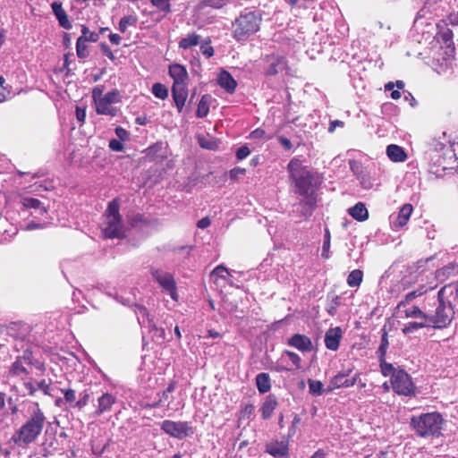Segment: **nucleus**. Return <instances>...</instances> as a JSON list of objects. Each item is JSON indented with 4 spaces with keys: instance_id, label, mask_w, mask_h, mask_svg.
<instances>
[{
    "instance_id": "obj_45",
    "label": "nucleus",
    "mask_w": 458,
    "mask_h": 458,
    "mask_svg": "<svg viewBox=\"0 0 458 458\" xmlns=\"http://www.w3.org/2000/svg\"><path fill=\"white\" fill-rule=\"evenodd\" d=\"M381 372L384 376L387 377L390 376L392 377V375L396 372L398 369H394V366L390 363L382 362L380 364Z\"/></svg>"
},
{
    "instance_id": "obj_9",
    "label": "nucleus",
    "mask_w": 458,
    "mask_h": 458,
    "mask_svg": "<svg viewBox=\"0 0 458 458\" xmlns=\"http://www.w3.org/2000/svg\"><path fill=\"white\" fill-rule=\"evenodd\" d=\"M391 385L394 391L401 395L412 396L416 393L411 377L403 369H398L392 375Z\"/></svg>"
},
{
    "instance_id": "obj_4",
    "label": "nucleus",
    "mask_w": 458,
    "mask_h": 458,
    "mask_svg": "<svg viewBox=\"0 0 458 458\" xmlns=\"http://www.w3.org/2000/svg\"><path fill=\"white\" fill-rule=\"evenodd\" d=\"M92 99L98 114L115 116L119 109L114 104L121 101V95L117 89L104 94V87L98 85L92 89Z\"/></svg>"
},
{
    "instance_id": "obj_52",
    "label": "nucleus",
    "mask_w": 458,
    "mask_h": 458,
    "mask_svg": "<svg viewBox=\"0 0 458 458\" xmlns=\"http://www.w3.org/2000/svg\"><path fill=\"white\" fill-rule=\"evenodd\" d=\"M109 148L113 151H122L123 149V145L122 140L113 139L109 141Z\"/></svg>"
},
{
    "instance_id": "obj_13",
    "label": "nucleus",
    "mask_w": 458,
    "mask_h": 458,
    "mask_svg": "<svg viewBox=\"0 0 458 458\" xmlns=\"http://www.w3.org/2000/svg\"><path fill=\"white\" fill-rule=\"evenodd\" d=\"M426 307L420 308L415 304H403L398 303L396 307L397 316L405 318H426L427 311Z\"/></svg>"
},
{
    "instance_id": "obj_28",
    "label": "nucleus",
    "mask_w": 458,
    "mask_h": 458,
    "mask_svg": "<svg viewBox=\"0 0 458 458\" xmlns=\"http://www.w3.org/2000/svg\"><path fill=\"white\" fill-rule=\"evenodd\" d=\"M21 203L25 208H33L40 216L47 213V208L38 199L25 197L22 199Z\"/></svg>"
},
{
    "instance_id": "obj_2",
    "label": "nucleus",
    "mask_w": 458,
    "mask_h": 458,
    "mask_svg": "<svg viewBox=\"0 0 458 458\" xmlns=\"http://www.w3.org/2000/svg\"><path fill=\"white\" fill-rule=\"evenodd\" d=\"M454 286L445 285L442 287L437 293L438 305L434 313L427 312V321L429 327L435 328L446 327L454 318V311L449 300H446L447 294H452Z\"/></svg>"
},
{
    "instance_id": "obj_22",
    "label": "nucleus",
    "mask_w": 458,
    "mask_h": 458,
    "mask_svg": "<svg viewBox=\"0 0 458 458\" xmlns=\"http://www.w3.org/2000/svg\"><path fill=\"white\" fill-rule=\"evenodd\" d=\"M342 338V329L337 327L329 329L325 335V344L327 348L335 351L339 347V343Z\"/></svg>"
},
{
    "instance_id": "obj_54",
    "label": "nucleus",
    "mask_w": 458,
    "mask_h": 458,
    "mask_svg": "<svg viewBox=\"0 0 458 458\" xmlns=\"http://www.w3.org/2000/svg\"><path fill=\"white\" fill-rule=\"evenodd\" d=\"M394 87H396L398 89H402L404 87V82L403 81H396L395 83L388 82L385 85V90L390 91L394 89Z\"/></svg>"
},
{
    "instance_id": "obj_12",
    "label": "nucleus",
    "mask_w": 458,
    "mask_h": 458,
    "mask_svg": "<svg viewBox=\"0 0 458 458\" xmlns=\"http://www.w3.org/2000/svg\"><path fill=\"white\" fill-rule=\"evenodd\" d=\"M175 389V382L172 381L169 383L168 386L161 393L159 398L157 402L148 404L147 406L150 408H155L161 405L163 403H166V408L169 411H176L183 407V403L182 401L174 402L172 397V393Z\"/></svg>"
},
{
    "instance_id": "obj_61",
    "label": "nucleus",
    "mask_w": 458,
    "mask_h": 458,
    "mask_svg": "<svg viewBox=\"0 0 458 458\" xmlns=\"http://www.w3.org/2000/svg\"><path fill=\"white\" fill-rule=\"evenodd\" d=\"M278 140L279 142L281 143V145L287 150L291 149L292 147H293V144L291 142L290 140H288L287 138L285 137H283V136H280L278 138Z\"/></svg>"
},
{
    "instance_id": "obj_36",
    "label": "nucleus",
    "mask_w": 458,
    "mask_h": 458,
    "mask_svg": "<svg viewBox=\"0 0 458 458\" xmlns=\"http://www.w3.org/2000/svg\"><path fill=\"white\" fill-rule=\"evenodd\" d=\"M357 180L360 182V185L364 189H371L374 185V182L371 176V172L369 169H366Z\"/></svg>"
},
{
    "instance_id": "obj_34",
    "label": "nucleus",
    "mask_w": 458,
    "mask_h": 458,
    "mask_svg": "<svg viewBox=\"0 0 458 458\" xmlns=\"http://www.w3.org/2000/svg\"><path fill=\"white\" fill-rule=\"evenodd\" d=\"M363 279V273L360 269L352 270L347 278V284L351 287H358Z\"/></svg>"
},
{
    "instance_id": "obj_44",
    "label": "nucleus",
    "mask_w": 458,
    "mask_h": 458,
    "mask_svg": "<svg viewBox=\"0 0 458 458\" xmlns=\"http://www.w3.org/2000/svg\"><path fill=\"white\" fill-rule=\"evenodd\" d=\"M344 386V375L338 373L331 381L328 386L330 390H334Z\"/></svg>"
},
{
    "instance_id": "obj_23",
    "label": "nucleus",
    "mask_w": 458,
    "mask_h": 458,
    "mask_svg": "<svg viewBox=\"0 0 458 458\" xmlns=\"http://www.w3.org/2000/svg\"><path fill=\"white\" fill-rule=\"evenodd\" d=\"M51 8L56 19L58 20L60 26L65 30H71L72 26L68 19L66 12L62 6V3L55 1L52 3Z\"/></svg>"
},
{
    "instance_id": "obj_63",
    "label": "nucleus",
    "mask_w": 458,
    "mask_h": 458,
    "mask_svg": "<svg viewBox=\"0 0 458 458\" xmlns=\"http://www.w3.org/2000/svg\"><path fill=\"white\" fill-rule=\"evenodd\" d=\"M265 137V131L262 129H256L250 133L252 139H262Z\"/></svg>"
},
{
    "instance_id": "obj_62",
    "label": "nucleus",
    "mask_w": 458,
    "mask_h": 458,
    "mask_svg": "<svg viewBox=\"0 0 458 458\" xmlns=\"http://www.w3.org/2000/svg\"><path fill=\"white\" fill-rule=\"evenodd\" d=\"M101 48L105 55H106L111 60L114 59V55L107 45L101 44Z\"/></svg>"
},
{
    "instance_id": "obj_53",
    "label": "nucleus",
    "mask_w": 458,
    "mask_h": 458,
    "mask_svg": "<svg viewBox=\"0 0 458 458\" xmlns=\"http://www.w3.org/2000/svg\"><path fill=\"white\" fill-rule=\"evenodd\" d=\"M64 393V400L67 403H73L75 401V391L72 389H62Z\"/></svg>"
},
{
    "instance_id": "obj_25",
    "label": "nucleus",
    "mask_w": 458,
    "mask_h": 458,
    "mask_svg": "<svg viewBox=\"0 0 458 458\" xmlns=\"http://www.w3.org/2000/svg\"><path fill=\"white\" fill-rule=\"evenodd\" d=\"M349 215L359 222L366 221L369 218V211L362 202H358L353 207L347 209Z\"/></svg>"
},
{
    "instance_id": "obj_51",
    "label": "nucleus",
    "mask_w": 458,
    "mask_h": 458,
    "mask_svg": "<svg viewBox=\"0 0 458 458\" xmlns=\"http://www.w3.org/2000/svg\"><path fill=\"white\" fill-rule=\"evenodd\" d=\"M200 51L207 58H210L214 55L213 47L208 43L200 46Z\"/></svg>"
},
{
    "instance_id": "obj_7",
    "label": "nucleus",
    "mask_w": 458,
    "mask_h": 458,
    "mask_svg": "<svg viewBox=\"0 0 458 458\" xmlns=\"http://www.w3.org/2000/svg\"><path fill=\"white\" fill-rule=\"evenodd\" d=\"M261 16L257 12L241 13L233 23V37L237 41H245L259 30Z\"/></svg>"
},
{
    "instance_id": "obj_59",
    "label": "nucleus",
    "mask_w": 458,
    "mask_h": 458,
    "mask_svg": "<svg viewBox=\"0 0 458 458\" xmlns=\"http://www.w3.org/2000/svg\"><path fill=\"white\" fill-rule=\"evenodd\" d=\"M245 174V169L243 168H233L230 171V177L232 179H237L240 175H242Z\"/></svg>"
},
{
    "instance_id": "obj_47",
    "label": "nucleus",
    "mask_w": 458,
    "mask_h": 458,
    "mask_svg": "<svg viewBox=\"0 0 458 458\" xmlns=\"http://www.w3.org/2000/svg\"><path fill=\"white\" fill-rule=\"evenodd\" d=\"M151 4L157 8L163 11H169V0H150Z\"/></svg>"
},
{
    "instance_id": "obj_19",
    "label": "nucleus",
    "mask_w": 458,
    "mask_h": 458,
    "mask_svg": "<svg viewBox=\"0 0 458 458\" xmlns=\"http://www.w3.org/2000/svg\"><path fill=\"white\" fill-rule=\"evenodd\" d=\"M413 208L411 204H404L399 210L396 217L393 218L392 225L394 228L403 227L409 221L411 215L412 214Z\"/></svg>"
},
{
    "instance_id": "obj_40",
    "label": "nucleus",
    "mask_w": 458,
    "mask_h": 458,
    "mask_svg": "<svg viewBox=\"0 0 458 458\" xmlns=\"http://www.w3.org/2000/svg\"><path fill=\"white\" fill-rule=\"evenodd\" d=\"M152 93L160 99H165L168 97L167 89L161 83H155L152 86Z\"/></svg>"
},
{
    "instance_id": "obj_10",
    "label": "nucleus",
    "mask_w": 458,
    "mask_h": 458,
    "mask_svg": "<svg viewBox=\"0 0 458 458\" xmlns=\"http://www.w3.org/2000/svg\"><path fill=\"white\" fill-rule=\"evenodd\" d=\"M161 429L171 437L177 439H183L194 433L191 422L181 420H165L161 423Z\"/></svg>"
},
{
    "instance_id": "obj_11",
    "label": "nucleus",
    "mask_w": 458,
    "mask_h": 458,
    "mask_svg": "<svg viewBox=\"0 0 458 458\" xmlns=\"http://www.w3.org/2000/svg\"><path fill=\"white\" fill-rule=\"evenodd\" d=\"M151 275L163 290L170 294L174 301L178 300L176 284L172 274L160 269L152 268Z\"/></svg>"
},
{
    "instance_id": "obj_37",
    "label": "nucleus",
    "mask_w": 458,
    "mask_h": 458,
    "mask_svg": "<svg viewBox=\"0 0 458 458\" xmlns=\"http://www.w3.org/2000/svg\"><path fill=\"white\" fill-rule=\"evenodd\" d=\"M87 41H85V38H78L76 41V53L79 58H86L89 56V50L87 46Z\"/></svg>"
},
{
    "instance_id": "obj_6",
    "label": "nucleus",
    "mask_w": 458,
    "mask_h": 458,
    "mask_svg": "<svg viewBox=\"0 0 458 458\" xmlns=\"http://www.w3.org/2000/svg\"><path fill=\"white\" fill-rule=\"evenodd\" d=\"M444 420L438 412H428L411 419V427L422 437L439 436Z\"/></svg>"
},
{
    "instance_id": "obj_50",
    "label": "nucleus",
    "mask_w": 458,
    "mask_h": 458,
    "mask_svg": "<svg viewBox=\"0 0 458 458\" xmlns=\"http://www.w3.org/2000/svg\"><path fill=\"white\" fill-rule=\"evenodd\" d=\"M250 154V151L247 146H242L236 151V157L239 160L246 158Z\"/></svg>"
},
{
    "instance_id": "obj_31",
    "label": "nucleus",
    "mask_w": 458,
    "mask_h": 458,
    "mask_svg": "<svg viewBox=\"0 0 458 458\" xmlns=\"http://www.w3.org/2000/svg\"><path fill=\"white\" fill-rule=\"evenodd\" d=\"M200 37L196 33L189 34L187 37L182 38L179 42V47L182 49H189L192 47L199 45Z\"/></svg>"
},
{
    "instance_id": "obj_29",
    "label": "nucleus",
    "mask_w": 458,
    "mask_h": 458,
    "mask_svg": "<svg viewBox=\"0 0 458 458\" xmlns=\"http://www.w3.org/2000/svg\"><path fill=\"white\" fill-rule=\"evenodd\" d=\"M210 276L216 284H218V280L222 279L226 283L232 284V282L230 280L231 271L223 265L216 267L210 273Z\"/></svg>"
},
{
    "instance_id": "obj_64",
    "label": "nucleus",
    "mask_w": 458,
    "mask_h": 458,
    "mask_svg": "<svg viewBox=\"0 0 458 458\" xmlns=\"http://www.w3.org/2000/svg\"><path fill=\"white\" fill-rule=\"evenodd\" d=\"M448 22L451 25L458 26V11L449 14V16H448Z\"/></svg>"
},
{
    "instance_id": "obj_60",
    "label": "nucleus",
    "mask_w": 458,
    "mask_h": 458,
    "mask_svg": "<svg viewBox=\"0 0 458 458\" xmlns=\"http://www.w3.org/2000/svg\"><path fill=\"white\" fill-rule=\"evenodd\" d=\"M76 117L79 122L83 123L86 118V111L84 108H81L80 106L76 107Z\"/></svg>"
},
{
    "instance_id": "obj_20",
    "label": "nucleus",
    "mask_w": 458,
    "mask_h": 458,
    "mask_svg": "<svg viewBox=\"0 0 458 458\" xmlns=\"http://www.w3.org/2000/svg\"><path fill=\"white\" fill-rule=\"evenodd\" d=\"M266 451L274 457H287L288 443L286 441H271L267 444Z\"/></svg>"
},
{
    "instance_id": "obj_8",
    "label": "nucleus",
    "mask_w": 458,
    "mask_h": 458,
    "mask_svg": "<svg viewBox=\"0 0 458 458\" xmlns=\"http://www.w3.org/2000/svg\"><path fill=\"white\" fill-rule=\"evenodd\" d=\"M414 277L416 278L415 283L417 284V286L405 293L399 303L415 304L419 298L428 293V292L434 290L437 286L435 277L431 272L420 273Z\"/></svg>"
},
{
    "instance_id": "obj_48",
    "label": "nucleus",
    "mask_w": 458,
    "mask_h": 458,
    "mask_svg": "<svg viewBox=\"0 0 458 458\" xmlns=\"http://www.w3.org/2000/svg\"><path fill=\"white\" fill-rule=\"evenodd\" d=\"M89 400V394L88 393H84L81 398L74 403V407L78 408L79 410L83 409L85 406H87Z\"/></svg>"
},
{
    "instance_id": "obj_49",
    "label": "nucleus",
    "mask_w": 458,
    "mask_h": 458,
    "mask_svg": "<svg viewBox=\"0 0 458 458\" xmlns=\"http://www.w3.org/2000/svg\"><path fill=\"white\" fill-rule=\"evenodd\" d=\"M329 246H330V234H329V231L327 229H326L325 239H324L323 249H322V256L326 259L328 258L327 251H328Z\"/></svg>"
},
{
    "instance_id": "obj_14",
    "label": "nucleus",
    "mask_w": 458,
    "mask_h": 458,
    "mask_svg": "<svg viewBox=\"0 0 458 458\" xmlns=\"http://www.w3.org/2000/svg\"><path fill=\"white\" fill-rule=\"evenodd\" d=\"M31 366V357L30 355H23L21 357H18L12 364L10 373L13 376L23 377L30 373Z\"/></svg>"
},
{
    "instance_id": "obj_41",
    "label": "nucleus",
    "mask_w": 458,
    "mask_h": 458,
    "mask_svg": "<svg viewBox=\"0 0 458 458\" xmlns=\"http://www.w3.org/2000/svg\"><path fill=\"white\" fill-rule=\"evenodd\" d=\"M255 407L252 404L244 405L240 412L239 420H250L254 416Z\"/></svg>"
},
{
    "instance_id": "obj_32",
    "label": "nucleus",
    "mask_w": 458,
    "mask_h": 458,
    "mask_svg": "<svg viewBox=\"0 0 458 458\" xmlns=\"http://www.w3.org/2000/svg\"><path fill=\"white\" fill-rule=\"evenodd\" d=\"M209 98L210 97L208 95L202 96L197 106L196 115L198 117L203 118L208 115L209 112Z\"/></svg>"
},
{
    "instance_id": "obj_57",
    "label": "nucleus",
    "mask_w": 458,
    "mask_h": 458,
    "mask_svg": "<svg viewBox=\"0 0 458 458\" xmlns=\"http://www.w3.org/2000/svg\"><path fill=\"white\" fill-rule=\"evenodd\" d=\"M38 389L41 390L45 394H50V385L46 380L38 382Z\"/></svg>"
},
{
    "instance_id": "obj_46",
    "label": "nucleus",
    "mask_w": 458,
    "mask_h": 458,
    "mask_svg": "<svg viewBox=\"0 0 458 458\" xmlns=\"http://www.w3.org/2000/svg\"><path fill=\"white\" fill-rule=\"evenodd\" d=\"M204 6H209L215 9H220L225 5L224 0H203Z\"/></svg>"
},
{
    "instance_id": "obj_17",
    "label": "nucleus",
    "mask_w": 458,
    "mask_h": 458,
    "mask_svg": "<svg viewBox=\"0 0 458 458\" xmlns=\"http://www.w3.org/2000/svg\"><path fill=\"white\" fill-rule=\"evenodd\" d=\"M287 344L302 352H310L313 348L310 338L301 334H295L291 336L287 340Z\"/></svg>"
},
{
    "instance_id": "obj_5",
    "label": "nucleus",
    "mask_w": 458,
    "mask_h": 458,
    "mask_svg": "<svg viewBox=\"0 0 458 458\" xmlns=\"http://www.w3.org/2000/svg\"><path fill=\"white\" fill-rule=\"evenodd\" d=\"M119 208L120 204L117 199H113L107 206L101 225V230L106 238H121L124 235V225Z\"/></svg>"
},
{
    "instance_id": "obj_16",
    "label": "nucleus",
    "mask_w": 458,
    "mask_h": 458,
    "mask_svg": "<svg viewBox=\"0 0 458 458\" xmlns=\"http://www.w3.org/2000/svg\"><path fill=\"white\" fill-rule=\"evenodd\" d=\"M172 95L178 112L181 113L188 97V82L173 84Z\"/></svg>"
},
{
    "instance_id": "obj_30",
    "label": "nucleus",
    "mask_w": 458,
    "mask_h": 458,
    "mask_svg": "<svg viewBox=\"0 0 458 458\" xmlns=\"http://www.w3.org/2000/svg\"><path fill=\"white\" fill-rule=\"evenodd\" d=\"M256 385L261 394L268 392L271 388L270 377L267 373H259L256 377Z\"/></svg>"
},
{
    "instance_id": "obj_33",
    "label": "nucleus",
    "mask_w": 458,
    "mask_h": 458,
    "mask_svg": "<svg viewBox=\"0 0 458 458\" xmlns=\"http://www.w3.org/2000/svg\"><path fill=\"white\" fill-rule=\"evenodd\" d=\"M137 23L138 18L136 15H126L120 20L118 29L122 33H124L129 26L136 27Z\"/></svg>"
},
{
    "instance_id": "obj_1",
    "label": "nucleus",
    "mask_w": 458,
    "mask_h": 458,
    "mask_svg": "<svg viewBox=\"0 0 458 458\" xmlns=\"http://www.w3.org/2000/svg\"><path fill=\"white\" fill-rule=\"evenodd\" d=\"M287 169L294 183L295 191L304 198L303 204L307 207L308 214L310 215L316 204L314 192L320 183L318 174L308 169L302 161L296 157L289 162Z\"/></svg>"
},
{
    "instance_id": "obj_39",
    "label": "nucleus",
    "mask_w": 458,
    "mask_h": 458,
    "mask_svg": "<svg viewBox=\"0 0 458 458\" xmlns=\"http://www.w3.org/2000/svg\"><path fill=\"white\" fill-rule=\"evenodd\" d=\"M85 38L87 42H97L98 40V34L96 32L89 31L87 26H81V36L78 38Z\"/></svg>"
},
{
    "instance_id": "obj_18",
    "label": "nucleus",
    "mask_w": 458,
    "mask_h": 458,
    "mask_svg": "<svg viewBox=\"0 0 458 458\" xmlns=\"http://www.w3.org/2000/svg\"><path fill=\"white\" fill-rule=\"evenodd\" d=\"M268 66L266 70V74L272 76L286 68V60L283 56L269 55L267 57Z\"/></svg>"
},
{
    "instance_id": "obj_42",
    "label": "nucleus",
    "mask_w": 458,
    "mask_h": 458,
    "mask_svg": "<svg viewBox=\"0 0 458 458\" xmlns=\"http://www.w3.org/2000/svg\"><path fill=\"white\" fill-rule=\"evenodd\" d=\"M350 169L353 173V174L359 177L367 168L362 165V164L357 160H350L349 161Z\"/></svg>"
},
{
    "instance_id": "obj_56",
    "label": "nucleus",
    "mask_w": 458,
    "mask_h": 458,
    "mask_svg": "<svg viewBox=\"0 0 458 458\" xmlns=\"http://www.w3.org/2000/svg\"><path fill=\"white\" fill-rule=\"evenodd\" d=\"M115 134L117 135L119 140H122V141L127 140L128 137H129L128 131L125 129L122 128V127H117L115 129Z\"/></svg>"
},
{
    "instance_id": "obj_55",
    "label": "nucleus",
    "mask_w": 458,
    "mask_h": 458,
    "mask_svg": "<svg viewBox=\"0 0 458 458\" xmlns=\"http://www.w3.org/2000/svg\"><path fill=\"white\" fill-rule=\"evenodd\" d=\"M47 226V223L39 224V223L31 221V222L28 223L25 229L28 231H31V230H35V229H42Z\"/></svg>"
},
{
    "instance_id": "obj_58",
    "label": "nucleus",
    "mask_w": 458,
    "mask_h": 458,
    "mask_svg": "<svg viewBox=\"0 0 458 458\" xmlns=\"http://www.w3.org/2000/svg\"><path fill=\"white\" fill-rule=\"evenodd\" d=\"M387 346H388V341H387L386 334L385 333L382 335L381 344L378 348V352H380L381 354H384L387 349Z\"/></svg>"
},
{
    "instance_id": "obj_21",
    "label": "nucleus",
    "mask_w": 458,
    "mask_h": 458,
    "mask_svg": "<svg viewBox=\"0 0 458 458\" xmlns=\"http://www.w3.org/2000/svg\"><path fill=\"white\" fill-rule=\"evenodd\" d=\"M217 83L228 93H233L237 87V82L233 77L225 70H222L217 75Z\"/></svg>"
},
{
    "instance_id": "obj_35",
    "label": "nucleus",
    "mask_w": 458,
    "mask_h": 458,
    "mask_svg": "<svg viewBox=\"0 0 458 458\" xmlns=\"http://www.w3.org/2000/svg\"><path fill=\"white\" fill-rule=\"evenodd\" d=\"M428 323L427 321V318H420V321L415 322H410L408 323L403 328V332L404 334H410L412 333L420 328L428 327Z\"/></svg>"
},
{
    "instance_id": "obj_27",
    "label": "nucleus",
    "mask_w": 458,
    "mask_h": 458,
    "mask_svg": "<svg viewBox=\"0 0 458 458\" xmlns=\"http://www.w3.org/2000/svg\"><path fill=\"white\" fill-rule=\"evenodd\" d=\"M386 154L393 162H404L407 155L403 148L398 145L391 144L386 148Z\"/></svg>"
},
{
    "instance_id": "obj_3",
    "label": "nucleus",
    "mask_w": 458,
    "mask_h": 458,
    "mask_svg": "<svg viewBox=\"0 0 458 458\" xmlns=\"http://www.w3.org/2000/svg\"><path fill=\"white\" fill-rule=\"evenodd\" d=\"M45 420L43 411L37 406L29 420L13 436V441L26 445L34 442L43 429Z\"/></svg>"
},
{
    "instance_id": "obj_43",
    "label": "nucleus",
    "mask_w": 458,
    "mask_h": 458,
    "mask_svg": "<svg viewBox=\"0 0 458 458\" xmlns=\"http://www.w3.org/2000/svg\"><path fill=\"white\" fill-rule=\"evenodd\" d=\"M284 354L289 358V360H291L293 365L295 367V369L301 368V359L297 353L291 352V351H284Z\"/></svg>"
},
{
    "instance_id": "obj_26",
    "label": "nucleus",
    "mask_w": 458,
    "mask_h": 458,
    "mask_svg": "<svg viewBox=\"0 0 458 458\" xmlns=\"http://www.w3.org/2000/svg\"><path fill=\"white\" fill-rule=\"evenodd\" d=\"M277 400L274 395H267L260 408L262 418L264 420H268L277 407Z\"/></svg>"
},
{
    "instance_id": "obj_24",
    "label": "nucleus",
    "mask_w": 458,
    "mask_h": 458,
    "mask_svg": "<svg viewBox=\"0 0 458 458\" xmlns=\"http://www.w3.org/2000/svg\"><path fill=\"white\" fill-rule=\"evenodd\" d=\"M169 74L174 80V83L188 82V72L184 66L179 64H174L169 66Z\"/></svg>"
},
{
    "instance_id": "obj_15",
    "label": "nucleus",
    "mask_w": 458,
    "mask_h": 458,
    "mask_svg": "<svg viewBox=\"0 0 458 458\" xmlns=\"http://www.w3.org/2000/svg\"><path fill=\"white\" fill-rule=\"evenodd\" d=\"M116 396L110 393H104L97 400L95 405L94 416L98 417L112 410L113 405L116 403Z\"/></svg>"
},
{
    "instance_id": "obj_38",
    "label": "nucleus",
    "mask_w": 458,
    "mask_h": 458,
    "mask_svg": "<svg viewBox=\"0 0 458 458\" xmlns=\"http://www.w3.org/2000/svg\"><path fill=\"white\" fill-rule=\"evenodd\" d=\"M309 392L312 395L318 396L323 393V384L318 380L309 379Z\"/></svg>"
}]
</instances>
